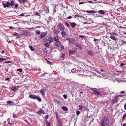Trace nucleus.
I'll return each mask as SVG.
<instances>
[{
    "label": "nucleus",
    "mask_w": 126,
    "mask_h": 126,
    "mask_svg": "<svg viewBox=\"0 0 126 126\" xmlns=\"http://www.w3.org/2000/svg\"><path fill=\"white\" fill-rule=\"evenodd\" d=\"M43 40L44 42V45L46 47H49L50 45V43L53 42V38L51 37H49L48 39L45 38Z\"/></svg>",
    "instance_id": "obj_1"
},
{
    "label": "nucleus",
    "mask_w": 126,
    "mask_h": 126,
    "mask_svg": "<svg viewBox=\"0 0 126 126\" xmlns=\"http://www.w3.org/2000/svg\"><path fill=\"white\" fill-rule=\"evenodd\" d=\"M102 120L103 121L101 122H102L103 124L104 123L107 126L109 125V120L107 117H104L103 118Z\"/></svg>",
    "instance_id": "obj_2"
},
{
    "label": "nucleus",
    "mask_w": 126,
    "mask_h": 126,
    "mask_svg": "<svg viewBox=\"0 0 126 126\" xmlns=\"http://www.w3.org/2000/svg\"><path fill=\"white\" fill-rule=\"evenodd\" d=\"M20 87L19 86H12L11 88V90L14 92H15Z\"/></svg>",
    "instance_id": "obj_3"
},
{
    "label": "nucleus",
    "mask_w": 126,
    "mask_h": 126,
    "mask_svg": "<svg viewBox=\"0 0 126 126\" xmlns=\"http://www.w3.org/2000/svg\"><path fill=\"white\" fill-rule=\"evenodd\" d=\"M47 34V32H42L40 35L39 38L41 39H42L46 36Z\"/></svg>",
    "instance_id": "obj_4"
},
{
    "label": "nucleus",
    "mask_w": 126,
    "mask_h": 126,
    "mask_svg": "<svg viewBox=\"0 0 126 126\" xmlns=\"http://www.w3.org/2000/svg\"><path fill=\"white\" fill-rule=\"evenodd\" d=\"M58 26L59 29L61 31H63L64 29V26L61 23H59L58 24Z\"/></svg>",
    "instance_id": "obj_5"
},
{
    "label": "nucleus",
    "mask_w": 126,
    "mask_h": 126,
    "mask_svg": "<svg viewBox=\"0 0 126 126\" xmlns=\"http://www.w3.org/2000/svg\"><path fill=\"white\" fill-rule=\"evenodd\" d=\"M75 45L77 47L79 48L80 49H82V47L81 44H79L78 43L76 42L75 44Z\"/></svg>",
    "instance_id": "obj_6"
},
{
    "label": "nucleus",
    "mask_w": 126,
    "mask_h": 126,
    "mask_svg": "<svg viewBox=\"0 0 126 126\" xmlns=\"http://www.w3.org/2000/svg\"><path fill=\"white\" fill-rule=\"evenodd\" d=\"M65 54L61 53V55L60 56V59L61 60H64L65 57Z\"/></svg>",
    "instance_id": "obj_7"
},
{
    "label": "nucleus",
    "mask_w": 126,
    "mask_h": 126,
    "mask_svg": "<svg viewBox=\"0 0 126 126\" xmlns=\"http://www.w3.org/2000/svg\"><path fill=\"white\" fill-rule=\"evenodd\" d=\"M2 5L3 6L4 8H6V7H9L10 6V3L8 2L6 3L5 4L4 3H3Z\"/></svg>",
    "instance_id": "obj_8"
},
{
    "label": "nucleus",
    "mask_w": 126,
    "mask_h": 126,
    "mask_svg": "<svg viewBox=\"0 0 126 126\" xmlns=\"http://www.w3.org/2000/svg\"><path fill=\"white\" fill-rule=\"evenodd\" d=\"M56 120L58 123L57 126H61L62 125V123L60 118Z\"/></svg>",
    "instance_id": "obj_9"
},
{
    "label": "nucleus",
    "mask_w": 126,
    "mask_h": 126,
    "mask_svg": "<svg viewBox=\"0 0 126 126\" xmlns=\"http://www.w3.org/2000/svg\"><path fill=\"white\" fill-rule=\"evenodd\" d=\"M118 98L117 97L114 98L112 101L113 103V104L117 103L118 102Z\"/></svg>",
    "instance_id": "obj_10"
},
{
    "label": "nucleus",
    "mask_w": 126,
    "mask_h": 126,
    "mask_svg": "<svg viewBox=\"0 0 126 126\" xmlns=\"http://www.w3.org/2000/svg\"><path fill=\"white\" fill-rule=\"evenodd\" d=\"M88 54L90 56H92L94 55L93 51H91L90 50H89L87 52Z\"/></svg>",
    "instance_id": "obj_11"
},
{
    "label": "nucleus",
    "mask_w": 126,
    "mask_h": 126,
    "mask_svg": "<svg viewBox=\"0 0 126 126\" xmlns=\"http://www.w3.org/2000/svg\"><path fill=\"white\" fill-rule=\"evenodd\" d=\"M40 109V110L37 113V114L38 115H40L41 114H44V110L42 109H41V108Z\"/></svg>",
    "instance_id": "obj_12"
},
{
    "label": "nucleus",
    "mask_w": 126,
    "mask_h": 126,
    "mask_svg": "<svg viewBox=\"0 0 126 126\" xmlns=\"http://www.w3.org/2000/svg\"><path fill=\"white\" fill-rule=\"evenodd\" d=\"M93 93L95 94H96L98 95H101V93L100 92H99L97 91H96L95 90H93Z\"/></svg>",
    "instance_id": "obj_13"
},
{
    "label": "nucleus",
    "mask_w": 126,
    "mask_h": 126,
    "mask_svg": "<svg viewBox=\"0 0 126 126\" xmlns=\"http://www.w3.org/2000/svg\"><path fill=\"white\" fill-rule=\"evenodd\" d=\"M61 33L62 37H65V36L66 35V32L63 31H62V32H61Z\"/></svg>",
    "instance_id": "obj_14"
},
{
    "label": "nucleus",
    "mask_w": 126,
    "mask_h": 126,
    "mask_svg": "<svg viewBox=\"0 0 126 126\" xmlns=\"http://www.w3.org/2000/svg\"><path fill=\"white\" fill-rule=\"evenodd\" d=\"M75 40L74 38H71L70 40H69V43L73 44L75 42Z\"/></svg>",
    "instance_id": "obj_15"
},
{
    "label": "nucleus",
    "mask_w": 126,
    "mask_h": 126,
    "mask_svg": "<svg viewBox=\"0 0 126 126\" xmlns=\"http://www.w3.org/2000/svg\"><path fill=\"white\" fill-rule=\"evenodd\" d=\"M76 51L74 50H70L69 51V54L70 55H73L74 54Z\"/></svg>",
    "instance_id": "obj_16"
},
{
    "label": "nucleus",
    "mask_w": 126,
    "mask_h": 126,
    "mask_svg": "<svg viewBox=\"0 0 126 126\" xmlns=\"http://www.w3.org/2000/svg\"><path fill=\"white\" fill-rule=\"evenodd\" d=\"M61 44V43L59 41H57L56 42L55 45L57 47H59Z\"/></svg>",
    "instance_id": "obj_17"
},
{
    "label": "nucleus",
    "mask_w": 126,
    "mask_h": 126,
    "mask_svg": "<svg viewBox=\"0 0 126 126\" xmlns=\"http://www.w3.org/2000/svg\"><path fill=\"white\" fill-rule=\"evenodd\" d=\"M86 12L89 13H92L93 14L94 13H95L96 12H97V11L94 10H91V11H89L87 10L86 11Z\"/></svg>",
    "instance_id": "obj_18"
},
{
    "label": "nucleus",
    "mask_w": 126,
    "mask_h": 126,
    "mask_svg": "<svg viewBox=\"0 0 126 126\" xmlns=\"http://www.w3.org/2000/svg\"><path fill=\"white\" fill-rule=\"evenodd\" d=\"M29 97L34 99H35V98H36V96L34 95L30 94L29 95Z\"/></svg>",
    "instance_id": "obj_19"
},
{
    "label": "nucleus",
    "mask_w": 126,
    "mask_h": 126,
    "mask_svg": "<svg viewBox=\"0 0 126 126\" xmlns=\"http://www.w3.org/2000/svg\"><path fill=\"white\" fill-rule=\"evenodd\" d=\"M59 37L58 36H56L53 38V39L54 41H58L59 39Z\"/></svg>",
    "instance_id": "obj_20"
},
{
    "label": "nucleus",
    "mask_w": 126,
    "mask_h": 126,
    "mask_svg": "<svg viewBox=\"0 0 126 126\" xmlns=\"http://www.w3.org/2000/svg\"><path fill=\"white\" fill-rule=\"evenodd\" d=\"M70 24L71 26L73 28H74L76 26V23L75 22L71 23Z\"/></svg>",
    "instance_id": "obj_21"
},
{
    "label": "nucleus",
    "mask_w": 126,
    "mask_h": 126,
    "mask_svg": "<svg viewBox=\"0 0 126 126\" xmlns=\"http://www.w3.org/2000/svg\"><path fill=\"white\" fill-rule=\"evenodd\" d=\"M59 32L58 30H55L53 31L55 35H57L59 33Z\"/></svg>",
    "instance_id": "obj_22"
},
{
    "label": "nucleus",
    "mask_w": 126,
    "mask_h": 126,
    "mask_svg": "<svg viewBox=\"0 0 126 126\" xmlns=\"http://www.w3.org/2000/svg\"><path fill=\"white\" fill-rule=\"evenodd\" d=\"M41 93L43 95H45V91L43 89H41L40 90Z\"/></svg>",
    "instance_id": "obj_23"
},
{
    "label": "nucleus",
    "mask_w": 126,
    "mask_h": 126,
    "mask_svg": "<svg viewBox=\"0 0 126 126\" xmlns=\"http://www.w3.org/2000/svg\"><path fill=\"white\" fill-rule=\"evenodd\" d=\"M62 109L65 111H67L68 110V108L66 106H63Z\"/></svg>",
    "instance_id": "obj_24"
},
{
    "label": "nucleus",
    "mask_w": 126,
    "mask_h": 126,
    "mask_svg": "<svg viewBox=\"0 0 126 126\" xmlns=\"http://www.w3.org/2000/svg\"><path fill=\"white\" fill-rule=\"evenodd\" d=\"M110 37L113 40H116L117 39V38H116L115 36L114 35H111Z\"/></svg>",
    "instance_id": "obj_25"
},
{
    "label": "nucleus",
    "mask_w": 126,
    "mask_h": 126,
    "mask_svg": "<svg viewBox=\"0 0 126 126\" xmlns=\"http://www.w3.org/2000/svg\"><path fill=\"white\" fill-rule=\"evenodd\" d=\"M33 23L36 24H40L41 23L38 21H33Z\"/></svg>",
    "instance_id": "obj_26"
},
{
    "label": "nucleus",
    "mask_w": 126,
    "mask_h": 126,
    "mask_svg": "<svg viewBox=\"0 0 126 126\" xmlns=\"http://www.w3.org/2000/svg\"><path fill=\"white\" fill-rule=\"evenodd\" d=\"M98 13L101 14H104L105 13L104 11L103 10H100L98 12Z\"/></svg>",
    "instance_id": "obj_27"
},
{
    "label": "nucleus",
    "mask_w": 126,
    "mask_h": 126,
    "mask_svg": "<svg viewBox=\"0 0 126 126\" xmlns=\"http://www.w3.org/2000/svg\"><path fill=\"white\" fill-rule=\"evenodd\" d=\"M29 47L31 51H33L34 50V48L32 46H29Z\"/></svg>",
    "instance_id": "obj_28"
},
{
    "label": "nucleus",
    "mask_w": 126,
    "mask_h": 126,
    "mask_svg": "<svg viewBox=\"0 0 126 126\" xmlns=\"http://www.w3.org/2000/svg\"><path fill=\"white\" fill-rule=\"evenodd\" d=\"M35 32L38 35H39L40 34V32L39 30H36Z\"/></svg>",
    "instance_id": "obj_29"
},
{
    "label": "nucleus",
    "mask_w": 126,
    "mask_h": 126,
    "mask_svg": "<svg viewBox=\"0 0 126 126\" xmlns=\"http://www.w3.org/2000/svg\"><path fill=\"white\" fill-rule=\"evenodd\" d=\"M14 4L15 3L12 0L11 2L10 5L11 6H13Z\"/></svg>",
    "instance_id": "obj_30"
},
{
    "label": "nucleus",
    "mask_w": 126,
    "mask_h": 126,
    "mask_svg": "<svg viewBox=\"0 0 126 126\" xmlns=\"http://www.w3.org/2000/svg\"><path fill=\"white\" fill-rule=\"evenodd\" d=\"M46 126H51L50 123L47 122H46Z\"/></svg>",
    "instance_id": "obj_31"
},
{
    "label": "nucleus",
    "mask_w": 126,
    "mask_h": 126,
    "mask_svg": "<svg viewBox=\"0 0 126 126\" xmlns=\"http://www.w3.org/2000/svg\"><path fill=\"white\" fill-rule=\"evenodd\" d=\"M35 99H36L37 100H38L39 102H40L41 101V99L38 97L36 96V98H35Z\"/></svg>",
    "instance_id": "obj_32"
},
{
    "label": "nucleus",
    "mask_w": 126,
    "mask_h": 126,
    "mask_svg": "<svg viewBox=\"0 0 126 126\" xmlns=\"http://www.w3.org/2000/svg\"><path fill=\"white\" fill-rule=\"evenodd\" d=\"M79 110H82V109L83 108V107L80 105L79 106Z\"/></svg>",
    "instance_id": "obj_33"
},
{
    "label": "nucleus",
    "mask_w": 126,
    "mask_h": 126,
    "mask_svg": "<svg viewBox=\"0 0 126 126\" xmlns=\"http://www.w3.org/2000/svg\"><path fill=\"white\" fill-rule=\"evenodd\" d=\"M19 35V34L17 32H15L13 35L15 36H16Z\"/></svg>",
    "instance_id": "obj_34"
},
{
    "label": "nucleus",
    "mask_w": 126,
    "mask_h": 126,
    "mask_svg": "<svg viewBox=\"0 0 126 126\" xmlns=\"http://www.w3.org/2000/svg\"><path fill=\"white\" fill-rule=\"evenodd\" d=\"M79 37L80 38H86V37L85 36H84L82 35H80L79 36Z\"/></svg>",
    "instance_id": "obj_35"
},
{
    "label": "nucleus",
    "mask_w": 126,
    "mask_h": 126,
    "mask_svg": "<svg viewBox=\"0 0 126 126\" xmlns=\"http://www.w3.org/2000/svg\"><path fill=\"white\" fill-rule=\"evenodd\" d=\"M34 14L36 16H40V14L37 12H36L34 13Z\"/></svg>",
    "instance_id": "obj_36"
},
{
    "label": "nucleus",
    "mask_w": 126,
    "mask_h": 126,
    "mask_svg": "<svg viewBox=\"0 0 126 126\" xmlns=\"http://www.w3.org/2000/svg\"><path fill=\"white\" fill-rule=\"evenodd\" d=\"M17 71H19L20 72H22V69L21 68L17 69Z\"/></svg>",
    "instance_id": "obj_37"
},
{
    "label": "nucleus",
    "mask_w": 126,
    "mask_h": 126,
    "mask_svg": "<svg viewBox=\"0 0 126 126\" xmlns=\"http://www.w3.org/2000/svg\"><path fill=\"white\" fill-rule=\"evenodd\" d=\"M55 113L56 117V119L60 118L59 117V116L58 114V113L57 112H56Z\"/></svg>",
    "instance_id": "obj_38"
},
{
    "label": "nucleus",
    "mask_w": 126,
    "mask_h": 126,
    "mask_svg": "<svg viewBox=\"0 0 126 126\" xmlns=\"http://www.w3.org/2000/svg\"><path fill=\"white\" fill-rule=\"evenodd\" d=\"M60 48L61 50H63L64 49V47L62 45L61 46Z\"/></svg>",
    "instance_id": "obj_39"
},
{
    "label": "nucleus",
    "mask_w": 126,
    "mask_h": 126,
    "mask_svg": "<svg viewBox=\"0 0 126 126\" xmlns=\"http://www.w3.org/2000/svg\"><path fill=\"white\" fill-rule=\"evenodd\" d=\"M126 117V113H125L123 115L122 118L123 120H124L125 118Z\"/></svg>",
    "instance_id": "obj_40"
},
{
    "label": "nucleus",
    "mask_w": 126,
    "mask_h": 126,
    "mask_svg": "<svg viewBox=\"0 0 126 126\" xmlns=\"http://www.w3.org/2000/svg\"><path fill=\"white\" fill-rule=\"evenodd\" d=\"M80 112H81L80 111L78 110H77L76 111V113L78 115H79V114H80Z\"/></svg>",
    "instance_id": "obj_41"
},
{
    "label": "nucleus",
    "mask_w": 126,
    "mask_h": 126,
    "mask_svg": "<svg viewBox=\"0 0 126 126\" xmlns=\"http://www.w3.org/2000/svg\"><path fill=\"white\" fill-rule=\"evenodd\" d=\"M12 103V104L13 103V102H12L11 101H8L7 102V103L8 104H11V103Z\"/></svg>",
    "instance_id": "obj_42"
},
{
    "label": "nucleus",
    "mask_w": 126,
    "mask_h": 126,
    "mask_svg": "<svg viewBox=\"0 0 126 126\" xmlns=\"http://www.w3.org/2000/svg\"><path fill=\"white\" fill-rule=\"evenodd\" d=\"M15 7V8H18V5L17 4H15L14 5Z\"/></svg>",
    "instance_id": "obj_43"
},
{
    "label": "nucleus",
    "mask_w": 126,
    "mask_h": 126,
    "mask_svg": "<svg viewBox=\"0 0 126 126\" xmlns=\"http://www.w3.org/2000/svg\"><path fill=\"white\" fill-rule=\"evenodd\" d=\"M13 118H17V116H16V115L14 114H13Z\"/></svg>",
    "instance_id": "obj_44"
},
{
    "label": "nucleus",
    "mask_w": 126,
    "mask_h": 126,
    "mask_svg": "<svg viewBox=\"0 0 126 126\" xmlns=\"http://www.w3.org/2000/svg\"><path fill=\"white\" fill-rule=\"evenodd\" d=\"M43 52H44L45 53H47V51H46V48H44L43 49Z\"/></svg>",
    "instance_id": "obj_45"
},
{
    "label": "nucleus",
    "mask_w": 126,
    "mask_h": 126,
    "mask_svg": "<svg viewBox=\"0 0 126 126\" xmlns=\"http://www.w3.org/2000/svg\"><path fill=\"white\" fill-rule=\"evenodd\" d=\"M48 117L49 116L48 115H46L45 117V118L46 119H47L48 118Z\"/></svg>",
    "instance_id": "obj_46"
},
{
    "label": "nucleus",
    "mask_w": 126,
    "mask_h": 126,
    "mask_svg": "<svg viewBox=\"0 0 126 126\" xmlns=\"http://www.w3.org/2000/svg\"><path fill=\"white\" fill-rule=\"evenodd\" d=\"M63 97L65 99H66L67 98V96L65 94H64L63 95Z\"/></svg>",
    "instance_id": "obj_47"
},
{
    "label": "nucleus",
    "mask_w": 126,
    "mask_h": 126,
    "mask_svg": "<svg viewBox=\"0 0 126 126\" xmlns=\"http://www.w3.org/2000/svg\"><path fill=\"white\" fill-rule=\"evenodd\" d=\"M125 65V64L124 63H121L120 65L122 67L124 66Z\"/></svg>",
    "instance_id": "obj_48"
},
{
    "label": "nucleus",
    "mask_w": 126,
    "mask_h": 126,
    "mask_svg": "<svg viewBox=\"0 0 126 126\" xmlns=\"http://www.w3.org/2000/svg\"><path fill=\"white\" fill-rule=\"evenodd\" d=\"M65 24H66L69 27H70L69 25L67 22H65Z\"/></svg>",
    "instance_id": "obj_49"
},
{
    "label": "nucleus",
    "mask_w": 126,
    "mask_h": 126,
    "mask_svg": "<svg viewBox=\"0 0 126 126\" xmlns=\"http://www.w3.org/2000/svg\"><path fill=\"white\" fill-rule=\"evenodd\" d=\"M11 63V62L10 61H6L5 62V63Z\"/></svg>",
    "instance_id": "obj_50"
},
{
    "label": "nucleus",
    "mask_w": 126,
    "mask_h": 126,
    "mask_svg": "<svg viewBox=\"0 0 126 126\" xmlns=\"http://www.w3.org/2000/svg\"><path fill=\"white\" fill-rule=\"evenodd\" d=\"M9 28L11 29H13L14 28V27L12 26H10L9 27Z\"/></svg>",
    "instance_id": "obj_51"
},
{
    "label": "nucleus",
    "mask_w": 126,
    "mask_h": 126,
    "mask_svg": "<svg viewBox=\"0 0 126 126\" xmlns=\"http://www.w3.org/2000/svg\"><path fill=\"white\" fill-rule=\"evenodd\" d=\"M79 16L77 15H75L74 16V17L75 18H76V17H79Z\"/></svg>",
    "instance_id": "obj_52"
},
{
    "label": "nucleus",
    "mask_w": 126,
    "mask_h": 126,
    "mask_svg": "<svg viewBox=\"0 0 126 126\" xmlns=\"http://www.w3.org/2000/svg\"><path fill=\"white\" fill-rule=\"evenodd\" d=\"M72 18V17H71V16H69L68 17H67V18H66L67 19H70L71 18Z\"/></svg>",
    "instance_id": "obj_53"
},
{
    "label": "nucleus",
    "mask_w": 126,
    "mask_h": 126,
    "mask_svg": "<svg viewBox=\"0 0 126 126\" xmlns=\"http://www.w3.org/2000/svg\"><path fill=\"white\" fill-rule=\"evenodd\" d=\"M88 2L89 3H94V2H93L92 1H88Z\"/></svg>",
    "instance_id": "obj_54"
},
{
    "label": "nucleus",
    "mask_w": 126,
    "mask_h": 126,
    "mask_svg": "<svg viewBox=\"0 0 126 126\" xmlns=\"http://www.w3.org/2000/svg\"><path fill=\"white\" fill-rule=\"evenodd\" d=\"M0 59H1V60L2 61H4V60H6V59L3 58H1L0 57Z\"/></svg>",
    "instance_id": "obj_55"
},
{
    "label": "nucleus",
    "mask_w": 126,
    "mask_h": 126,
    "mask_svg": "<svg viewBox=\"0 0 126 126\" xmlns=\"http://www.w3.org/2000/svg\"><path fill=\"white\" fill-rule=\"evenodd\" d=\"M124 108L125 110H126V104H125L124 106Z\"/></svg>",
    "instance_id": "obj_56"
},
{
    "label": "nucleus",
    "mask_w": 126,
    "mask_h": 126,
    "mask_svg": "<svg viewBox=\"0 0 126 126\" xmlns=\"http://www.w3.org/2000/svg\"><path fill=\"white\" fill-rule=\"evenodd\" d=\"M84 2H79V4H84Z\"/></svg>",
    "instance_id": "obj_57"
},
{
    "label": "nucleus",
    "mask_w": 126,
    "mask_h": 126,
    "mask_svg": "<svg viewBox=\"0 0 126 126\" xmlns=\"http://www.w3.org/2000/svg\"><path fill=\"white\" fill-rule=\"evenodd\" d=\"M27 0H22V1L23 3H24Z\"/></svg>",
    "instance_id": "obj_58"
},
{
    "label": "nucleus",
    "mask_w": 126,
    "mask_h": 126,
    "mask_svg": "<svg viewBox=\"0 0 126 126\" xmlns=\"http://www.w3.org/2000/svg\"><path fill=\"white\" fill-rule=\"evenodd\" d=\"M24 14L23 13H22L21 14H20V16H23L24 15Z\"/></svg>",
    "instance_id": "obj_59"
},
{
    "label": "nucleus",
    "mask_w": 126,
    "mask_h": 126,
    "mask_svg": "<svg viewBox=\"0 0 126 126\" xmlns=\"http://www.w3.org/2000/svg\"><path fill=\"white\" fill-rule=\"evenodd\" d=\"M119 96L123 97V95H119V96H118L117 97H118V98Z\"/></svg>",
    "instance_id": "obj_60"
},
{
    "label": "nucleus",
    "mask_w": 126,
    "mask_h": 126,
    "mask_svg": "<svg viewBox=\"0 0 126 126\" xmlns=\"http://www.w3.org/2000/svg\"><path fill=\"white\" fill-rule=\"evenodd\" d=\"M110 34H111V35L113 34V35H116V33L115 32L113 33H110Z\"/></svg>",
    "instance_id": "obj_61"
},
{
    "label": "nucleus",
    "mask_w": 126,
    "mask_h": 126,
    "mask_svg": "<svg viewBox=\"0 0 126 126\" xmlns=\"http://www.w3.org/2000/svg\"><path fill=\"white\" fill-rule=\"evenodd\" d=\"M5 80H9V78H6L5 79Z\"/></svg>",
    "instance_id": "obj_62"
},
{
    "label": "nucleus",
    "mask_w": 126,
    "mask_h": 126,
    "mask_svg": "<svg viewBox=\"0 0 126 126\" xmlns=\"http://www.w3.org/2000/svg\"><path fill=\"white\" fill-rule=\"evenodd\" d=\"M97 40V39H96L94 38V41H95Z\"/></svg>",
    "instance_id": "obj_63"
},
{
    "label": "nucleus",
    "mask_w": 126,
    "mask_h": 126,
    "mask_svg": "<svg viewBox=\"0 0 126 126\" xmlns=\"http://www.w3.org/2000/svg\"><path fill=\"white\" fill-rule=\"evenodd\" d=\"M126 123L124 124L123 125V126H126Z\"/></svg>",
    "instance_id": "obj_64"
}]
</instances>
